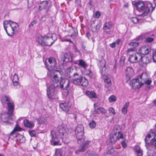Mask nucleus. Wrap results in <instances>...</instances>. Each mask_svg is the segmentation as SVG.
Returning <instances> with one entry per match:
<instances>
[{
  "instance_id": "f257e3e1",
  "label": "nucleus",
  "mask_w": 156,
  "mask_h": 156,
  "mask_svg": "<svg viewBox=\"0 0 156 156\" xmlns=\"http://www.w3.org/2000/svg\"><path fill=\"white\" fill-rule=\"evenodd\" d=\"M3 25L7 34L9 36H12L14 32H16L18 30V24L10 20L4 21Z\"/></svg>"
},
{
  "instance_id": "f03ea898",
  "label": "nucleus",
  "mask_w": 156,
  "mask_h": 156,
  "mask_svg": "<svg viewBox=\"0 0 156 156\" xmlns=\"http://www.w3.org/2000/svg\"><path fill=\"white\" fill-rule=\"evenodd\" d=\"M57 39L56 35L52 34L50 37H48L40 36L37 39V41L39 44L43 46H51L52 43Z\"/></svg>"
},
{
  "instance_id": "7ed1b4c3",
  "label": "nucleus",
  "mask_w": 156,
  "mask_h": 156,
  "mask_svg": "<svg viewBox=\"0 0 156 156\" xmlns=\"http://www.w3.org/2000/svg\"><path fill=\"white\" fill-rule=\"evenodd\" d=\"M145 7L146 8L145 11L141 15L142 16H146L150 11V9H151V12L154 10V8L152 6L151 3L148 1H145L144 2L142 1H139L136 9L138 11L141 12L144 9Z\"/></svg>"
},
{
  "instance_id": "20e7f679",
  "label": "nucleus",
  "mask_w": 156,
  "mask_h": 156,
  "mask_svg": "<svg viewBox=\"0 0 156 156\" xmlns=\"http://www.w3.org/2000/svg\"><path fill=\"white\" fill-rule=\"evenodd\" d=\"M73 79V83L76 85L84 87H87L88 85L87 80L85 77H83L80 72L79 75L74 77Z\"/></svg>"
},
{
  "instance_id": "39448f33",
  "label": "nucleus",
  "mask_w": 156,
  "mask_h": 156,
  "mask_svg": "<svg viewBox=\"0 0 156 156\" xmlns=\"http://www.w3.org/2000/svg\"><path fill=\"white\" fill-rule=\"evenodd\" d=\"M147 59L145 57H143L140 54L136 53L133 55H130L129 57V60L131 63H136L138 61H141L144 64H147V62L145 61Z\"/></svg>"
},
{
  "instance_id": "423d86ee",
  "label": "nucleus",
  "mask_w": 156,
  "mask_h": 156,
  "mask_svg": "<svg viewBox=\"0 0 156 156\" xmlns=\"http://www.w3.org/2000/svg\"><path fill=\"white\" fill-rule=\"evenodd\" d=\"M55 135L58 138H61L62 139L66 138L67 137L68 134L66 129L65 127L62 125L58 126L56 131H54Z\"/></svg>"
},
{
  "instance_id": "0eeeda50",
  "label": "nucleus",
  "mask_w": 156,
  "mask_h": 156,
  "mask_svg": "<svg viewBox=\"0 0 156 156\" xmlns=\"http://www.w3.org/2000/svg\"><path fill=\"white\" fill-rule=\"evenodd\" d=\"M65 72L67 77L73 78L74 77H76L79 75L80 70L79 69H77L75 67H71L67 68Z\"/></svg>"
},
{
  "instance_id": "6e6552de",
  "label": "nucleus",
  "mask_w": 156,
  "mask_h": 156,
  "mask_svg": "<svg viewBox=\"0 0 156 156\" xmlns=\"http://www.w3.org/2000/svg\"><path fill=\"white\" fill-rule=\"evenodd\" d=\"M48 62L46 61L45 65L47 67L48 71L54 70V69L56 64L55 59L53 57H50L48 58Z\"/></svg>"
},
{
  "instance_id": "1a4fd4ad",
  "label": "nucleus",
  "mask_w": 156,
  "mask_h": 156,
  "mask_svg": "<svg viewBox=\"0 0 156 156\" xmlns=\"http://www.w3.org/2000/svg\"><path fill=\"white\" fill-rule=\"evenodd\" d=\"M55 72V70L48 71V75L51 77L52 81L53 82L51 84L55 85L56 84L58 87V82L60 78L58 76V74L56 73Z\"/></svg>"
},
{
  "instance_id": "9d476101",
  "label": "nucleus",
  "mask_w": 156,
  "mask_h": 156,
  "mask_svg": "<svg viewBox=\"0 0 156 156\" xmlns=\"http://www.w3.org/2000/svg\"><path fill=\"white\" fill-rule=\"evenodd\" d=\"M144 38H145V42L146 43H150L153 41L154 40V38L149 36V34L146 33L138 36L135 38L136 41L141 40Z\"/></svg>"
},
{
  "instance_id": "9b49d317",
  "label": "nucleus",
  "mask_w": 156,
  "mask_h": 156,
  "mask_svg": "<svg viewBox=\"0 0 156 156\" xmlns=\"http://www.w3.org/2000/svg\"><path fill=\"white\" fill-rule=\"evenodd\" d=\"M90 141L89 140L85 141L81 143V145L80 146V148L76 151L75 152L76 154H78L80 152H83L85 151L86 149L89 147V144Z\"/></svg>"
},
{
  "instance_id": "f8f14e48",
  "label": "nucleus",
  "mask_w": 156,
  "mask_h": 156,
  "mask_svg": "<svg viewBox=\"0 0 156 156\" xmlns=\"http://www.w3.org/2000/svg\"><path fill=\"white\" fill-rule=\"evenodd\" d=\"M60 108L63 111L68 114L70 113L69 110L71 107V104L69 102H64L60 104Z\"/></svg>"
},
{
  "instance_id": "ddd939ff",
  "label": "nucleus",
  "mask_w": 156,
  "mask_h": 156,
  "mask_svg": "<svg viewBox=\"0 0 156 156\" xmlns=\"http://www.w3.org/2000/svg\"><path fill=\"white\" fill-rule=\"evenodd\" d=\"M57 87V85L55 84V85L51 84L47 90V94L48 98H51L55 95V89Z\"/></svg>"
},
{
  "instance_id": "4468645a",
  "label": "nucleus",
  "mask_w": 156,
  "mask_h": 156,
  "mask_svg": "<svg viewBox=\"0 0 156 156\" xmlns=\"http://www.w3.org/2000/svg\"><path fill=\"white\" fill-rule=\"evenodd\" d=\"M51 139L50 141L51 144L54 146L59 145V141L58 139L59 138L57 137L55 133L53 131H51Z\"/></svg>"
},
{
  "instance_id": "2eb2a0df",
  "label": "nucleus",
  "mask_w": 156,
  "mask_h": 156,
  "mask_svg": "<svg viewBox=\"0 0 156 156\" xmlns=\"http://www.w3.org/2000/svg\"><path fill=\"white\" fill-rule=\"evenodd\" d=\"M125 73L126 74V82L129 81L131 78L134 74V72L133 69L130 67H128Z\"/></svg>"
},
{
  "instance_id": "dca6fc26",
  "label": "nucleus",
  "mask_w": 156,
  "mask_h": 156,
  "mask_svg": "<svg viewBox=\"0 0 156 156\" xmlns=\"http://www.w3.org/2000/svg\"><path fill=\"white\" fill-rule=\"evenodd\" d=\"M60 87L62 89H66L70 84L67 79H61L59 83Z\"/></svg>"
},
{
  "instance_id": "f3484780",
  "label": "nucleus",
  "mask_w": 156,
  "mask_h": 156,
  "mask_svg": "<svg viewBox=\"0 0 156 156\" xmlns=\"http://www.w3.org/2000/svg\"><path fill=\"white\" fill-rule=\"evenodd\" d=\"M98 66L100 69V73L102 75H104L106 70L105 61L104 59H102L99 61Z\"/></svg>"
},
{
  "instance_id": "a211bd4d",
  "label": "nucleus",
  "mask_w": 156,
  "mask_h": 156,
  "mask_svg": "<svg viewBox=\"0 0 156 156\" xmlns=\"http://www.w3.org/2000/svg\"><path fill=\"white\" fill-rule=\"evenodd\" d=\"M12 115L8 113V112H7L1 115V119L3 122H8L10 119H12Z\"/></svg>"
},
{
  "instance_id": "6ab92c4d",
  "label": "nucleus",
  "mask_w": 156,
  "mask_h": 156,
  "mask_svg": "<svg viewBox=\"0 0 156 156\" xmlns=\"http://www.w3.org/2000/svg\"><path fill=\"white\" fill-rule=\"evenodd\" d=\"M96 105L97 104H94V112L95 113L100 114L101 113H102V114H105L106 113V111L102 107L98 108L96 106Z\"/></svg>"
},
{
  "instance_id": "aec40b11",
  "label": "nucleus",
  "mask_w": 156,
  "mask_h": 156,
  "mask_svg": "<svg viewBox=\"0 0 156 156\" xmlns=\"http://www.w3.org/2000/svg\"><path fill=\"white\" fill-rule=\"evenodd\" d=\"M83 132H80L75 133L76 136L77 140V142L79 144H81L82 142L84 141V139L83 137Z\"/></svg>"
},
{
  "instance_id": "412c9836",
  "label": "nucleus",
  "mask_w": 156,
  "mask_h": 156,
  "mask_svg": "<svg viewBox=\"0 0 156 156\" xmlns=\"http://www.w3.org/2000/svg\"><path fill=\"white\" fill-rule=\"evenodd\" d=\"M8 106V113L13 114V111L14 109V105L13 102L12 101L9 103H7Z\"/></svg>"
},
{
  "instance_id": "4be33fe9",
  "label": "nucleus",
  "mask_w": 156,
  "mask_h": 156,
  "mask_svg": "<svg viewBox=\"0 0 156 156\" xmlns=\"http://www.w3.org/2000/svg\"><path fill=\"white\" fill-rule=\"evenodd\" d=\"M151 48L149 47L145 46L142 47L140 50V53L143 55H146L151 51Z\"/></svg>"
},
{
  "instance_id": "5701e85b",
  "label": "nucleus",
  "mask_w": 156,
  "mask_h": 156,
  "mask_svg": "<svg viewBox=\"0 0 156 156\" xmlns=\"http://www.w3.org/2000/svg\"><path fill=\"white\" fill-rule=\"evenodd\" d=\"M49 1H44L40 4L39 6V9L41 10L42 9H47L49 8Z\"/></svg>"
},
{
  "instance_id": "b1692460",
  "label": "nucleus",
  "mask_w": 156,
  "mask_h": 156,
  "mask_svg": "<svg viewBox=\"0 0 156 156\" xmlns=\"http://www.w3.org/2000/svg\"><path fill=\"white\" fill-rule=\"evenodd\" d=\"M112 23L110 21H109L106 23L104 25L103 29L105 32L108 33V31L107 30H109L112 27Z\"/></svg>"
},
{
  "instance_id": "393cba45",
  "label": "nucleus",
  "mask_w": 156,
  "mask_h": 156,
  "mask_svg": "<svg viewBox=\"0 0 156 156\" xmlns=\"http://www.w3.org/2000/svg\"><path fill=\"white\" fill-rule=\"evenodd\" d=\"M12 101L11 98L6 95H4L2 98L1 100L3 104L9 103Z\"/></svg>"
},
{
  "instance_id": "a878e982",
  "label": "nucleus",
  "mask_w": 156,
  "mask_h": 156,
  "mask_svg": "<svg viewBox=\"0 0 156 156\" xmlns=\"http://www.w3.org/2000/svg\"><path fill=\"white\" fill-rule=\"evenodd\" d=\"M105 83V88H108L111 87L112 85L110 79L107 76H106L104 78Z\"/></svg>"
},
{
  "instance_id": "bb28decb",
  "label": "nucleus",
  "mask_w": 156,
  "mask_h": 156,
  "mask_svg": "<svg viewBox=\"0 0 156 156\" xmlns=\"http://www.w3.org/2000/svg\"><path fill=\"white\" fill-rule=\"evenodd\" d=\"M24 124L25 126L30 129L33 128L34 126L33 122H30L28 119H25L24 121Z\"/></svg>"
},
{
  "instance_id": "cd10ccee",
  "label": "nucleus",
  "mask_w": 156,
  "mask_h": 156,
  "mask_svg": "<svg viewBox=\"0 0 156 156\" xmlns=\"http://www.w3.org/2000/svg\"><path fill=\"white\" fill-rule=\"evenodd\" d=\"M145 146L147 149L150 150H152L154 147V144L153 140L151 141L150 142H149L148 140H147Z\"/></svg>"
},
{
  "instance_id": "c85d7f7f",
  "label": "nucleus",
  "mask_w": 156,
  "mask_h": 156,
  "mask_svg": "<svg viewBox=\"0 0 156 156\" xmlns=\"http://www.w3.org/2000/svg\"><path fill=\"white\" fill-rule=\"evenodd\" d=\"M155 136V133L153 132H151L147 136H146L145 139V142H147V140L148 139L151 138V140H154L155 139H154Z\"/></svg>"
},
{
  "instance_id": "c756f323",
  "label": "nucleus",
  "mask_w": 156,
  "mask_h": 156,
  "mask_svg": "<svg viewBox=\"0 0 156 156\" xmlns=\"http://www.w3.org/2000/svg\"><path fill=\"white\" fill-rule=\"evenodd\" d=\"M19 80V78L16 74H15L13 76V78L12 80V82L13 85L15 86H20V85L18 81Z\"/></svg>"
},
{
  "instance_id": "7c9ffc66",
  "label": "nucleus",
  "mask_w": 156,
  "mask_h": 156,
  "mask_svg": "<svg viewBox=\"0 0 156 156\" xmlns=\"http://www.w3.org/2000/svg\"><path fill=\"white\" fill-rule=\"evenodd\" d=\"M134 151L137 156H142L143 155L142 150L140 147L136 146L134 147Z\"/></svg>"
},
{
  "instance_id": "2f4dec72",
  "label": "nucleus",
  "mask_w": 156,
  "mask_h": 156,
  "mask_svg": "<svg viewBox=\"0 0 156 156\" xmlns=\"http://www.w3.org/2000/svg\"><path fill=\"white\" fill-rule=\"evenodd\" d=\"M116 135V134H115V133L114 134L110 135L109 137V140L110 142L112 143H114L116 142L118 140Z\"/></svg>"
},
{
  "instance_id": "473e14b6",
  "label": "nucleus",
  "mask_w": 156,
  "mask_h": 156,
  "mask_svg": "<svg viewBox=\"0 0 156 156\" xmlns=\"http://www.w3.org/2000/svg\"><path fill=\"white\" fill-rule=\"evenodd\" d=\"M129 102H126L123 107L122 109V113L125 115L127 112V108L129 106Z\"/></svg>"
},
{
  "instance_id": "72a5a7b5",
  "label": "nucleus",
  "mask_w": 156,
  "mask_h": 156,
  "mask_svg": "<svg viewBox=\"0 0 156 156\" xmlns=\"http://www.w3.org/2000/svg\"><path fill=\"white\" fill-rule=\"evenodd\" d=\"M17 140L21 143H23L25 142V139L23 135L18 134L16 136Z\"/></svg>"
},
{
  "instance_id": "f704fd0d",
  "label": "nucleus",
  "mask_w": 156,
  "mask_h": 156,
  "mask_svg": "<svg viewBox=\"0 0 156 156\" xmlns=\"http://www.w3.org/2000/svg\"><path fill=\"white\" fill-rule=\"evenodd\" d=\"M86 94L90 98H96V94L94 91H87Z\"/></svg>"
},
{
  "instance_id": "c9c22d12",
  "label": "nucleus",
  "mask_w": 156,
  "mask_h": 156,
  "mask_svg": "<svg viewBox=\"0 0 156 156\" xmlns=\"http://www.w3.org/2000/svg\"><path fill=\"white\" fill-rule=\"evenodd\" d=\"M80 132L83 133V127L82 125H78L75 130V133Z\"/></svg>"
},
{
  "instance_id": "e433bc0d",
  "label": "nucleus",
  "mask_w": 156,
  "mask_h": 156,
  "mask_svg": "<svg viewBox=\"0 0 156 156\" xmlns=\"http://www.w3.org/2000/svg\"><path fill=\"white\" fill-rule=\"evenodd\" d=\"M144 84V83H142L141 81L139 79L138 80L137 82L136 83V85L134 88V89H139Z\"/></svg>"
},
{
  "instance_id": "4c0bfd02",
  "label": "nucleus",
  "mask_w": 156,
  "mask_h": 156,
  "mask_svg": "<svg viewBox=\"0 0 156 156\" xmlns=\"http://www.w3.org/2000/svg\"><path fill=\"white\" fill-rule=\"evenodd\" d=\"M139 79H142L144 81L147 80L148 78V76L146 73H142L141 75L138 77Z\"/></svg>"
},
{
  "instance_id": "58836bf2",
  "label": "nucleus",
  "mask_w": 156,
  "mask_h": 156,
  "mask_svg": "<svg viewBox=\"0 0 156 156\" xmlns=\"http://www.w3.org/2000/svg\"><path fill=\"white\" fill-rule=\"evenodd\" d=\"M79 65L84 69L87 66V65L82 60H79Z\"/></svg>"
},
{
  "instance_id": "ea45409f",
  "label": "nucleus",
  "mask_w": 156,
  "mask_h": 156,
  "mask_svg": "<svg viewBox=\"0 0 156 156\" xmlns=\"http://www.w3.org/2000/svg\"><path fill=\"white\" fill-rule=\"evenodd\" d=\"M21 128L18 126V122H16V126L14 128V129L10 133V135L12 134L14 132L17 131H20Z\"/></svg>"
},
{
  "instance_id": "a19ab883",
  "label": "nucleus",
  "mask_w": 156,
  "mask_h": 156,
  "mask_svg": "<svg viewBox=\"0 0 156 156\" xmlns=\"http://www.w3.org/2000/svg\"><path fill=\"white\" fill-rule=\"evenodd\" d=\"M139 79V78L136 79H133V80H132L131 82V83H130V85L132 86V87H133V88L134 87L136 83L137 82V81Z\"/></svg>"
},
{
  "instance_id": "79ce46f5",
  "label": "nucleus",
  "mask_w": 156,
  "mask_h": 156,
  "mask_svg": "<svg viewBox=\"0 0 156 156\" xmlns=\"http://www.w3.org/2000/svg\"><path fill=\"white\" fill-rule=\"evenodd\" d=\"M139 79V78L136 79H133V80H132L131 82V83H130V85L132 86V87H133V88L134 87L136 83L137 82V81Z\"/></svg>"
},
{
  "instance_id": "37998d69",
  "label": "nucleus",
  "mask_w": 156,
  "mask_h": 156,
  "mask_svg": "<svg viewBox=\"0 0 156 156\" xmlns=\"http://www.w3.org/2000/svg\"><path fill=\"white\" fill-rule=\"evenodd\" d=\"M115 134H116V136H117V139H119L120 138L123 139V135L121 132L119 131L118 132L115 133Z\"/></svg>"
},
{
  "instance_id": "c03bdc74",
  "label": "nucleus",
  "mask_w": 156,
  "mask_h": 156,
  "mask_svg": "<svg viewBox=\"0 0 156 156\" xmlns=\"http://www.w3.org/2000/svg\"><path fill=\"white\" fill-rule=\"evenodd\" d=\"M100 27V24H97L95 27H92V30L94 32L98 31L99 30Z\"/></svg>"
},
{
  "instance_id": "a18cd8bd",
  "label": "nucleus",
  "mask_w": 156,
  "mask_h": 156,
  "mask_svg": "<svg viewBox=\"0 0 156 156\" xmlns=\"http://www.w3.org/2000/svg\"><path fill=\"white\" fill-rule=\"evenodd\" d=\"M89 125L91 129L94 128L96 126V123L95 121L92 120L89 123Z\"/></svg>"
},
{
  "instance_id": "49530a36",
  "label": "nucleus",
  "mask_w": 156,
  "mask_h": 156,
  "mask_svg": "<svg viewBox=\"0 0 156 156\" xmlns=\"http://www.w3.org/2000/svg\"><path fill=\"white\" fill-rule=\"evenodd\" d=\"M138 45L139 43L136 42H132L129 44V45L135 48V47L138 46Z\"/></svg>"
},
{
  "instance_id": "de8ad7c7",
  "label": "nucleus",
  "mask_w": 156,
  "mask_h": 156,
  "mask_svg": "<svg viewBox=\"0 0 156 156\" xmlns=\"http://www.w3.org/2000/svg\"><path fill=\"white\" fill-rule=\"evenodd\" d=\"M110 102H115L116 100V98L114 95H112L110 96L108 98Z\"/></svg>"
},
{
  "instance_id": "09e8293b",
  "label": "nucleus",
  "mask_w": 156,
  "mask_h": 156,
  "mask_svg": "<svg viewBox=\"0 0 156 156\" xmlns=\"http://www.w3.org/2000/svg\"><path fill=\"white\" fill-rule=\"evenodd\" d=\"M69 56L67 54L65 53L64 54V59H63V62H68L69 61Z\"/></svg>"
},
{
  "instance_id": "8fccbe9b",
  "label": "nucleus",
  "mask_w": 156,
  "mask_h": 156,
  "mask_svg": "<svg viewBox=\"0 0 156 156\" xmlns=\"http://www.w3.org/2000/svg\"><path fill=\"white\" fill-rule=\"evenodd\" d=\"M63 89V91L62 94L65 97H66L69 93V91L67 89Z\"/></svg>"
},
{
  "instance_id": "3c124183",
  "label": "nucleus",
  "mask_w": 156,
  "mask_h": 156,
  "mask_svg": "<svg viewBox=\"0 0 156 156\" xmlns=\"http://www.w3.org/2000/svg\"><path fill=\"white\" fill-rule=\"evenodd\" d=\"M29 133L30 136L32 137H34L36 136V132L34 130H29Z\"/></svg>"
},
{
  "instance_id": "603ef678",
  "label": "nucleus",
  "mask_w": 156,
  "mask_h": 156,
  "mask_svg": "<svg viewBox=\"0 0 156 156\" xmlns=\"http://www.w3.org/2000/svg\"><path fill=\"white\" fill-rule=\"evenodd\" d=\"M125 59L126 58L125 56H122L121 57L120 59V62L121 65H123L124 64Z\"/></svg>"
},
{
  "instance_id": "864d4df0",
  "label": "nucleus",
  "mask_w": 156,
  "mask_h": 156,
  "mask_svg": "<svg viewBox=\"0 0 156 156\" xmlns=\"http://www.w3.org/2000/svg\"><path fill=\"white\" fill-rule=\"evenodd\" d=\"M131 19L132 21L134 23H136L138 21V18L136 17H133Z\"/></svg>"
},
{
  "instance_id": "5fc2aeb1",
  "label": "nucleus",
  "mask_w": 156,
  "mask_h": 156,
  "mask_svg": "<svg viewBox=\"0 0 156 156\" xmlns=\"http://www.w3.org/2000/svg\"><path fill=\"white\" fill-rule=\"evenodd\" d=\"M109 111L110 113H112L113 114H115V112L114 108L112 107H110L109 109Z\"/></svg>"
},
{
  "instance_id": "6e6d98bb",
  "label": "nucleus",
  "mask_w": 156,
  "mask_h": 156,
  "mask_svg": "<svg viewBox=\"0 0 156 156\" xmlns=\"http://www.w3.org/2000/svg\"><path fill=\"white\" fill-rule=\"evenodd\" d=\"M144 82L147 85H149L151 83V80L147 79L144 81Z\"/></svg>"
},
{
  "instance_id": "4d7b16f0",
  "label": "nucleus",
  "mask_w": 156,
  "mask_h": 156,
  "mask_svg": "<svg viewBox=\"0 0 156 156\" xmlns=\"http://www.w3.org/2000/svg\"><path fill=\"white\" fill-rule=\"evenodd\" d=\"M125 142H126V140H123L121 143V144L122 147L124 148H126L127 147V145H126Z\"/></svg>"
},
{
  "instance_id": "13d9d810",
  "label": "nucleus",
  "mask_w": 156,
  "mask_h": 156,
  "mask_svg": "<svg viewBox=\"0 0 156 156\" xmlns=\"http://www.w3.org/2000/svg\"><path fill=\"white\" fill-rule=\"evenodd\" d=\"M153 60L154 62H156V49L153 55Z\"/></svg>"
},
{
  "instance_id": "bf43d9fd",
  "label": "nucleus",
  "mask_w": 156,
  "mask_h": 156,
  "mask_svg": "<svg viewBox=\"0 0 156 156\" xmlns=\"http://www.w3.org/2000/svg\"><path fill=\"white\" fill-rule=\"evenodd\" d=\"M37 23V21L36 20H34L32 22H31L30 23V24L29 25V27H30L31 26H33V25L35 24H36Z\"/></svg>"
},
{
  "instance_id": "052dcab7",
  "label": "nucleus",
  "mask_w": 156,
  "mask_h": 156,
  "mask_svg": "<svg viewBox=\"0 0 156 156\" xmlns=\"http://www.w3.org/2000/svg\"><path fill=\"white\" fill-rule=\"evenodd\" d=\"M100 15V13L99 11H97L95 14V17L97 18H98Z\"/></svg>"
},
{
  "instance_id": "680f3d73",
  "label": "nucleus",
  "mask_w": 156,
  "mask_h": 156,
  "mask_svg": "<svg viewBox=\"0 0 156 156\" xmlns=\"http://www.w3.org/2000/svg\"><path fill=\"white\" fill-rule=\"evenodd\" d=\"M75 3L77 5L81 6L80 1V0H76Z\"/></svg>"
},
{
  "instance_id": "e2e57ef3",
  "label": "nucleus",
  "mask_w": 156,
  "mask_h": 156,
  "mask_svg": "<svg viewBox=\"0 0 156 156\" xmlns=\"http://www.w3.org/2000/svg\"><path fill=\"white\" fill-rule=\"evenodd\" d=\"M73 30L74 31V33H73L72 34L70 35L71 37H72L73 36H76L77 35V33H76V30H75V29H73Z\"/></svg>"
},
{
  "instance_id": "0e129e2a",
  "label": "nucleus",
  "mask_w": 156,
  "mask_h": 156,
  "mask_svg": "<svg viewBox=\"0 0 156 156\" xmlns=\"http://www.w3.org/2000/svg\"><path fill=\"white\" fill-rule=\"evenodd\" d=\"M135 48H129L128 49L127 51L128 52H129L131 51H135Z\"/></svg>"
},
{
  "instance_id": "69168bd1",
  "label": "nucleus",
  "mask_w": 156,
  "mask_h": 156,
  "mask_svg": "<svg viewBox=\"0 0 156 156\" xmlns=\"http://www.w3.org/2000/svg\"><path fill=\"white\" fill-rule=\"evenodd\" d=\"M115 43L113 42L112 44H110V46L112 48H114L115 47Z\"/></svg>"
},
{
  "instance_id": "338daca9",
  "label": "nucleus",
  "mask_w": 156,
  "mask_h": 156,
  "mask_svg": "<svg viewBox=\"0 0 156 156\" xmlns=\"http://www.w3.org/2000/svg\"><path fill=\"white\" fill-rule=\"evenodd\" d=\"M132 3L133 5L136 6V8L137 5H138V2H136L135 1H133L132 2Z\"/></svg>"
},
{
  "instance_id": "774afa93",
  "label": "nucleus",
  "mask_w": 156,
  "mask_h": 156,
  "mask_svg": "<svg viewBox=\"0 0 156 156\" xmlns=\"http://www.w3.org/2000/svg\"><path fill=\"white\" fill-rule=\"evenodd\" d=\"M154 141V147L156 149V138L153 140Z\"/></svg>"
}]
</instances>
